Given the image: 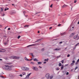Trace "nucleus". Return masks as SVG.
<instances>
[{
    "mask_svg": "<svg viewBox=\"0 0 79 79\" xmlns=\"http://www.w3.org/2000/svg\"><path fill=\"white\" fill-rule=\"evenodd\" d=\"M12 66L13 65H8L6 64L2 67V68L6 71H11L12 70Z\"/></svg>",
    "mask_w": 79,
    "mask_h": 79,
    "instance_id": "obj_1",
    "label": "nucleus"
},
{
    "mask_svg": "<svg viewBox=\"0 0 79 79\" xmlns=\"http://www.w3.org/2000/svg\"><path fill=\"white\" fill-rule=\"evenodd\" d=\"M32 69L33 70H35V71H38L39 70V69H38V68L37 67H34L33 66L32 67Z\"/></svg>",
    "mask_w": 79,
    "mask_h": 79,
    "instance_id": "obj_2",
    "label": "nucleus"
},
{
    "mask_svg": "<svg viewBox=\"0 0 79 79\" xmlns=\"http://www.w3.org/2000/svg\"><path fill=\"white\" fill-rule=\"evenodd\" d=\"M11 57H12L13 59H16L17 60H18V59H19V58H20L19 57H17L16 56H11Z\"/></svg>",
    "mask_w": 79,
    "mask_h": 79,
    "instance_id": "obj_3",
    "label": "nucleus"
},
{
    "mask_svg": "<svg viewBox=\"0 0 79 79\" xmlns=\"http://www.w3.org/2000/svg\"><path fill=\"white\" fill-rule=\"evenodd\" d=\"M22 69L23 71H26L27 69V68L26 67H23L22 68Z\"/></svg>",
    "mask_w": 79,
    "mask_h": 79,
    "instance_id": "obj_4",
    "label": "nucleus"
},
{
    "mask_svg": "<svg viewBox=\"0 0 79 79\" xmlns=\"http://www.w3.org/2000/svg\"><path fill=\"white\" fill-rule=\"evenodd\" d=\"M6 50L5 49H0V52H5Z\"/></svg>",
    "mask_w": 79,
    "mask_h": 79,
    "instance_id": "obj_5",
    "label": "nucleus"
},
{
    "mask_svg": "<svg viewBox=\"0 0 79 79\" xmlns=\"http://www.w3.org/2000/svg\"><path fill=\"white\" fill-rule=\"evenodd\" d=\"M50 74L48 73L46 74L45 75L46 77H50Z\"/></svg>",
    "mask_w": 79,
    "mask_h": 79,
    "instance_id": "obj_6",
    "label": "nucleus"
},
{
    "mask_svg": "<svg viewBox=\"0 0 79 79\" xmlns=\"http://www.w3.org/2000/svg\"><path fill=\"white\" fill-rule=\"evenodd\" d=\"M78 36V35L77 34L76 35H75L73 36V39H76L77 38V36Z\"/></svg>",
    "mask_w": 79,
    "mask_h": 79,
    "instance_id": "obj_7",
    "label": "nucleus"
},
{
    "mask_svg": "<svg viewBox=\"0 0 79 79\" xmlns=\"http://www.w3.org/2000/svg\"><path fill=\"white\" fill-rule=\"evenodd\" d=\"M74 34H75V33H71L70 35V37H73V36L74 35Z\"/></svg>",
    "mask_w": 79,
    "mask_h": 79,
    "instance_id": "obj_8",
    "label": "nucleus"
},
{
    "mask_svg": "<svg viewBox=\"0 0 79 79\" xmlns=\"http://www.w3.org/2000/svg\"><path fill=\"white\" fill-rule=\"evenodd\" d=\"M6 64H8V65H10L11 64H13V62H9V63H6Z\"/></svg>",
    "mask_w": 79,
    "mask_h": 79,
    "instance_id": "obj_9",
    "label": "nucleus"
},
{
    "mask_svg": "<svg viewBox=\"0 0 79 79\" xmlns=\"http://www.w3.org/2000/svg\"><path fill=\"white\" fill-rule=\"evenodd\" d=\"M61 49V48H57L54 49V50H60Z\"/></svg>",
    "mask_w": 79,
    "mask_h": 79,
    "instance_id": "obj_10",
    "label": "nucleus"
},
{
    "mask_svg": "<svg viewBox=\"0 0 79 79\" xmlns=\"http://www.w3.org/2000/svg\"><path fill=\"white\" fill-rule=\"evenodd\" d=\"M74 27H71L70 28V31H73V29H74Z\"/></svg>",
    "mask_w": 79,
    "mask_h": 79,
    "instance_id": "obj_11",
    "label": "nucleus"
},
{
    "mask_svg": "<svg viewBox=\"0 0 79 79\" xmlns=\"http://www.w3.org/2000/svg\"><path fill=\"white\" fill-rule=\"evenodd\" d=\"M61 35H66V32H63L62 33H61Z\"/></svg>",
    "mask_w": 79,
    "mask_h": 79,
    "instance_id": "obj_12",
    "label": "nucleus"
},
{
    "mask_svg": "<svg viewBox=\"0 0 79 79\" xmlns=\"http://www.w3.org/2000/svg\"><path fill=\"white\" fill-rule=\"evenodd\" d=\"M33 60L34 61H37V62L39 61L36 58L34 59Z\"/></svg>",
    "mask_w": 79,
    "mask_h": 79,
    "instance_id": "obj_13",
    "label": "nucleus"
},
{
    "mask_svg": "<svg viewBox=\"0 0 79 79\" xmlns=\"http://www.w3.org/2000/svg\"><path fill=\"white\" fill-rule=\"evenodd\" d=\"M66 6H68V5L64 4L63 6H62V8H64L66 7Z\"/></svg>",
    "mask_w": 79,
    "mask_h": 79,
    "instance_id": "obj_14",
    "label": "nucleus"
},
{
    "mask_svg": "<svg viewBox=\"0 0 79 79\" xmlns=\"http://www.w3.org/2000/svg\"><path fill=\"white\" fill-rule=\"evenodd\" d=\"M42 39H39L37 40H36V41H35V42H39V41H40V40H41Z\"/></svg>",
    "mask_w": 79,
    "mask_h": 79,
    "instance_id": "obj_15",
    "label": "nucleus"
},
{
    "mask_svg": "<svg viewBox=\"0 0 79 79\" xmlns=\"http://www.w3.org/2000/svg\"><path fill=\"white\" fill-rule=\"evenodd\" d=\"M31 74V73H30L28 74H27V77H29V76Z\"/></svg>",
    "mask_w": 79,
    "mask_h": 79,
    "instance_id": "obj_16",
    "label": "nucleus"
},
{
    "mask_svg": "<svg viewBox=\"0 0 79 79\" xmlns=\"http://www.w3.org/2000/svg\"><path fill=\"white\" fill-rule=\"evenodd\" d=\"M24 59H25V60L26 61H29V60L27 59V57H25L24 58Z\"/></svg>",
    "mask_w": 79,
    "mask_h": 79,
    "instance_id": "obj_17",
    "label": "nucleus"
},
{
    "mask_svg": "<svg viewBox=\"0 0 79 79\" xmlns=\"http://www.w3.org/2000/svg\"><path fill=\"white\" fill-rule=\"evenodd\" d=\"M34 45H35V44H31V45H28V46L27 47H31V46H34Z\"/></svg>",
    "mask_w": 79,
    "mask_h": 79,
    "instance_id": "obj_18",
    "label": "nucleus"
},
{
    "mask_svg": "<svg viewBox=\"0 0 79 79\" xmlns=\"http://www.w3.org/2000/svg\"><path fill=\"white\" fill-rule=\"evenodd\" d=\"M28 26H29V25H26L24 26V27H29Z\"/></svg>",
    "mask_w": 79,
    "mask_h": 79,
    "instance_id": "obj_19",
    "label": "nucleus"
},
{
    "mask_svg": "<svg viewBox=\"0 0 79 79\" xmlns=\"http://www.w3.org/2000/svg\"><path fill=\"white\" fill-rule=\"evenodd\" d=\"M10 15H13V14H14V12H11L10 13Z\"/></svg>",
    "mask_w": 79,
    "mask_h": 79,
    "instance_id": "obj_20",
    "label": "nucleus"
},
{
    "mask_svg": "<svg viewBox=\"0 0 79 79\" xmlns=\"http://www.w3.org/2000/svg\"><path fill=\"white\" fill-rule=\"evenodd\" d=\"M38 64H41L42 62H38Z\"/></svg>",
    "mask_w": 79,
    "mask_h": 79,
    "instance_id": "obj_21",
    "label": "nucleus"
},
{
    "mask_svg": "<svg viewBox=\"0 0 79 79\" xmlns=\"http://www.w3.org/2000/svg\"><path fill=\"white\" fill-rule=\"evenodd\" d=\"M30 64H35V63L32 62H31L30 63Z\"/></svg>",
    "mask_w": 79,
    "mask_h": 79,
    "instance_id": "obj_22",
    "label": "nucleus"
},
{
    "mask_svg": "<svg viewBox=\"0 0 79 79\" xmlns=\"http://www.w3.org/2000/svg\"><path fill=\"white\" fill-rule=\"evenodd\" d=\"M76 47H77V46H76V45H75V46H74V47L73 48V50H75L76 49Z\"/></svg>",
    "mask_w": 79,
    "mask_h": 79,
    "instance_id": "obj_23",
    "label": "nucleus"
},
{
    "mask_svg": "<svg viewBox=\"0 0 79 79\" xmlns=\"http://www.w3.org/2000/svg\"><path fill=\"white\" fill-rule=\"evenodd\" d=\"M61 63H59V66H61Z\"/></svg>",
    "mask_w": 79,
    "mask_h": 79,
    "instance_id": "obj_24",
    "label": "nucleus"
},
{
    "mask_svg": "<svg viewBox=\"0 0 79 79\" xmlns=\"http://www.w3.org/2000/svg\"><path fill=\"white\" fill-rule=\"evenodd\" d=\"M63 68H64V67H63V66L61 67V70H63Z\"/></svg>",
    "mask_w": 79,
    "mask_h": 79,
    "instance_id": "obj_25",
    "label": "nucleus"
},
{
    "mask_svg": "<svg viewBox=\"0 0 79 79\" xmlns=\"http://www.w3.org/2000/svg\"><path fill=\"white\" fill-rule=\"evenodd\" d=\"M56 70H57V71H58V70H59V68H56Z\"/></svg>",
    "mask_w": 79,
    "mask_h": 79,
    "instance_id": "obj_26",
    "label": "nucleus"
},
{
    "mask_svg": "<svg viewBox=\"0 0 79 79\" xmlns=\"http://www.w3.org/2000/svg\"><path fill=\"white\" fill-rule=\"evenodd\" d=\"M61 62L62 64H63V63H64V60H62L61 61Z\"/></svg>",
    "mask_w": 79,
    "mask_h": 79,
    "instance_id": "obj_27",
    "label": "nucleus"
},
{
    "mask_svg": "<svg viewBox=\"0 0 79 79\" xmlns=\"http://www.w3.org/2000/svg\"><path fill=\"white\" fill-rule=\"evenodd\" d=\"M31 55H32V57H34V55H33V54L32 53H30Z\"/></svg>",
    "mask_w": 79,
    "mask_h": 79,
    "instance_id": "obj_28",
    "label": "nucleus"
},
{
    "mask_svg": "<svg viewBox=\"0 0 79 79\" xmlns=\"http://www.w3.org/2000/svg\"><path fill=\"white\" fill-rule=\"evenodd\" d=\"M22 74H23V75H25V74H26V73L25 72H23L22 73Z\"/></svg>",
    "mask_w": 79,
    "mask_h": 79,
    "instance_id": "obj_29",
    "label": "nucleus"
},
{
    "mask_svg": "<svg viewBox=\"0 0 79 79\" xmlns=\"http://www.w3.org/2000/svg\"><path fill=\"white\" fill-rule=\"evenodd\" d=\"M74 63H71V66H73V65H74Z\"/></svg>",
    "mask_w": 79,
    "mask_h": 79,
    "instance_id": "obj_30",
    "label": "nucleus"
},
{
    "mask_svg": "<svg viewBox=\"0 0 79 79\" xmlns=\"http://www.w3.org/2000/svg\"><path fill=\"white\" fill-rule=\"evenodd\" d=\"M20 37H21V36L19 35V36L17 38H18V39H19V38H20Z\"/></svg>",
    "mask_w": 79,
    "mask_h": 79,
    "instance_id": "obj_31",
    "label": "nucleus"
},
{
    "mask_svg": "<svg viewBox=\"0 0 79 79\" xmlns=\"http://www.w3.org/2000/svg\"><path fill=\"white\" fill-rule=\"evenodd\" d=\"M44 48H43L41 49V51L42 52H44Z\"/></svg>",
    "mask_w": 79,
    "mask_h": 79,
    "instance_id": "obj_32",
    "label": "nucleus"
},
{
    "mask_svg": "<svg viewBox=\"0 0 79 79\" xmlns=\"http://www.w3.org/2000/svg\"><path fill=\"white\" fill-rule=\"evenodd\" d=\"M70 56V55L69 54H68L67 56V57H69Z\"/></svg>",
    "mask_w": 79,
    "mask_h": 79,
    "instance_id": "obj_33",
    "label": "nucleus"
},
{
    "mask_svg": "<svg viewBox=\"0 0 79 79\" xmlns=\"http://www.w3.org/2000/svg\"><path fill=\"white\" fill-rule=\"evenodd\" d=\"M72 62V63H73V64H74V63H75V61L74 60H73Z\"/></svg>",
    "mask_w": 79,
    "mask_h": 79,
    "instance_id": "obj_34",
    "label": "nucleus"
},
{
    "mask_svg": "<svg viewBox=\"0 0 79 79\" xmlns=\"http://www.w3.org/2000/svg\"><path fill=\"white\" fill-rule=\"evenodd\" d=\"M77 68V67H76L75 68V70H76Z\"/></svg>",
    "mask_w": 79,
    "mask_h": 79,
    "instance_id": "obj_35",
    "label": "nucleus"
},
{
    "mask_svg": "<svg viewBox=\"0 0 79 79\" xmlns=\"http://www.w3.org/2000/svg\"><path fill=\"white\" fill-rule=\"evenodd\" d=\"M53 6V4H52L51 6H50V7H51V8H52V6Z\"/></svg>",
    "mask_w": 79,
    "mask_h": 79,
    "instance_id": "obj_36",
    "label": "nucleus"
},
{
    "mask_svg": "<svg viewBox=\"0 0 79 79\" xmlns=\"http://www.w3.org/2000/svg\"><path fill=\"white\" fill-rule=\"evenodd\" d=\"M61 26V24H58V26Z\"/></svg>",
    "mask_w": 79,
    "mask_h": 79,
    "instance_id": "obj_37",
    "label": "nucleus"
},
{
    "mask_svg": "<svg viewBox=\"0 0 79 79\" xmlns=\"http://www.w3.org/2000/svg\"><path fill=\"white\" fill-rule=\"evenodd\" d=\"M0 27H3V26H2V25L0 24Z\"/></svg>",
    "mask_w": 79,
    "mask_h": 79,
    "instance_id": "obj_38",
    "label": "nucleus"
},
{
    "mask_svg": "<svg viewBox=\"0 0 79 79\" xmlns=\"http://www.w3.org/2000/svg\"><path fill=\"white\" fill-rule=\"evenodd\" d=\"M2 16H5V14H2Z\"/></svg>",
    "mask_w": 79,
    "mask_h": 79,
    "instance_id": "obj_39",
    "label": "nucleus"
},
{
    "mask_svg": "<svg viewBox=\"0 0 79 79\" xmlns=\"http://www.w3.org/2000/svg\"><path fill=\"white\" fill-rule=\"evenodd\" d=\"M77 0H75L74 2V3H76V2H77Z\"/></svg>",
    "mask_w": 79,
    "mask_h": 79,
    "instance_id": "obj_40",
    "label": "nucleus"
},
{
    "mask_svg": "<svg viewBox=\"0 0 79 79\" xmlns=\"http://www.w3.org/2000/svg\"><path fill=\"white\" fill-rule=\"evenodd\" d=\"M79 39V36L77 37V40H78Z\"/></svg>",
    "mask_w": 79,
    "mask_h": 79,
    "instance_id": "obj_41",
    "label": "nucleus"
},
{
    "mask_svg": "<svg viewBox=\"0 0 79 79\" xmlns=\"http://www.w3.org/2000/svg\"><path fill=\"white\" fill-rule=\"evenodd\" d=\"M66 75H68V74H69V72H67L66 73Z\"/></svg>",
    "mask_w": 79,
    "mask_h": 79,
    "instance_id": "obj_42",
    "label": "nucleus"
},
{
    "mask_svg": "<svg viewBox=\"0 0 79 79\" xmlns=\"http://www.w3.org/2000/svg\"><path fill=\"white\" fill-rule=\"evenodd\" d=\"M52 78H53V77H50L49 79H52Z\"/></svg>",
    "mask_w": 79,
    "mask_h": 79,
    "instance_id": "obj_43",
    "label": "nucleus"
},
{
    "mask_svg": "<svg viewBox=\"0 0 79 79\" xmlns=\"http://www.w3.org/2000/svg\"><path fill=\"white\" fill-rule=\"evenodd\" d=\"M1 11H3V9L2 8H1Z\"/></svg>",
    "mask_w": 79,
    "mask_h": 79,
    "instance_id": "obj_44",
    "label": "nucleus"
},
{
    "mask_svg": "<svg viewBox=\"0 0 79 79\" xmlns=\"http://www.w3.org/2000/svg\"><path fill=\"white\" fill-rule=\"evenodd\" d=\"M1 77H2V78H4V77L3 76H1Z\"/></svg>",
    "mask_w": 79,
    "mask_h": 79,
    "instance_id": "obj_45",
    "label": "nucleus"
},
{
    "mask_svg": "<svg viewBox=\"0 0 79 79\" xmlns=\"http://www.w3.org/2000/svg\"><path fill=\"white\" fill-rule=\"evenodd\" d=\"M46 61H44V64H46Z\"/></svg>",
    "mask_w": 79,
    "mask_h": 79,
    "instance_id": "obj_46",
    "label": "nucleus"
},
{
    "mask_svg": "<svg viewBox=\"0 0 79 79\" xmlns=\"http://www.w3.org/2000/svg\"><path fill=\"white\" fill-rule=\"evenodd\" d=\"M77 64H78V63H77V62H76V63H75V64H76V65H77Z\"/></svg>",
    "mask_w": 79,
    "mask_h": 79,
    "instance_id": "obj_47",
    "label": "nucleus"
},
{
    "mask_svg": "<svg viewBox=\"0 0 79 79\" xmlns=\"http://www.w3.org/2000/svg\"><path fill=\"white\" fill-rule=\"evenodd\" d=\"M20 76H21V77H22V76H23V75H22V74H20L19 75Z\"/></svg>",
    "mask_w": 79,
    "mask_h": 79,
    "instance_id": "obj_48",
    "label": "nucleus"
},
{
    "mask_svg": "<svg viewBox=\"0 0 79 79\" xmlns=\"http://www.w3.org/2000/svg\"><path fill=\"white\" fill-rule=\"evenodd\" d=\"M8 30H10V28H8Z\"/></svg>",
    "mask_w": 79,
    "mask_h": 79,
    "instance_id": "obj_49",
    "label": "nucleus"
},
{
    "mask_svg": "<svg viewBox=\"0 0 79 79\" xmlns=\"http://www.w3.org/2000/svg\"><path fill=\"white\" fill-rule=\"evenodd\" d=\"M63 43V42H62V41H61V42H60V43H59V44H61L62 43Z\"/></svg>",
    "mask_w": 79,
    "mask_h": 79,
    "instance_id": "obj_50",
    "label": "nucleus"
},
{
    "mask_svg": "<svg viewBox=\"0 0 79 79\" xmlns=\"http://www.w3.org/2000/svg\"><path fill=\"white\" fill-rule=\"evenodd\" d=\"M52 28V27H51L49 28V29H51Z\"/></svg>",
    "mask_w": 79,
    "mask_h": 79,
    "instance_id": "obj_51",
    "label": "nucleus"
},
{
    "mask_svg": "<svg viewBox=\"0 0 79 79\" xmlns=\"http://www.w3.org/2000/svg\"><path fill=\"white\" fill-rule=\"evenodd\" d=\"M23 13L24 14L25 13H26V11H24L23 12Z\"/></svg>",
    "mask_w": 79,
    "mask_h": 79,
    "instance_id": "obj_52",
    "label": "nucleus"
},
{
    "mask_svg": "<svg viewBox=\"0 0 79 79\" xmlns=\"http://www.w3.org/2000/svg\"><path fill=\"white\" fill-rule=\"evenodd\" d=\"M79 59L77 60V62H79Z\"/></svg>",
    "mask_w": 79,
    "mask_h": 79,
    "instance_id": "obj_53",
    "label": "nucleus"
},
{
    "mask_svg": "<svg viewBox=\"0 0 79 79\" xmlns=\"http://www.w3.org/2000/svg\"><path fill=\"white\" fill-rule=\"evenodd\" d=\"M39 67H40V68H42V67H40V66H39Z\"/></svg>",
    "mask_w": 79,
    "mask_h": 79,
    "instance_id": "obj_54",
    "label": "nucleus"
},
{
    "mask_svg": "<svg viewBox=\"0 0 79 79\" xmlns=\"http://www.w3.org/2000/svg\"><path fill=\"white\" fill-rule=\"evenodd\" d=\"M48 59H47L46 60L47 61H48Z\"/></svg>",
    "mask_w": 79,
    "mask_h": 79,
    "instance_id": "obj_55",
    "label": "nucleus"
},
{
    "mask_svg": "<svg viewBox=\"0 0 79 79\" xmlns=\"http://www.w3.org/2000/svg\"><path fill=\"white\" fill-rule=\"evenodd\" d=\"M7 10H6V8H5V11H6Z\"/></svg>",
    "mask_w": 79,
    "mask_h": 79,
    "instance_id": "obj_56",
    "label": "nucleus"
},
{
    "mask_svg": "<svg viewBox=\"0 0 79 79\" xmlns=\"http://www.w3.org/2000/svg\"><path fill=\"white\" fill-rule=\"evenodd\" d=\"M38 33H40V31H38Z\"/></svg>",
    "mask_w": 79,
    "mask_h": 79,
    "instance_id": "obj_57",
    "label": "nucleus"
},
{
    "mask_svg": "<svg viewBox=\"0 0 79 79\" xmlns=\"http://www.w3.org/2000/svg\"><path fill=\"white\" fill-rule=\"evenodd\" d=\"M57 2H59L60 1V0H56Z\"/></svg>",
    "mask_w": 79,
    "mask_h": 79,
    "instance_id": "obj_58",
    "label": "nucleus"
},
{
    "mask_svg": "<svg viewBox=\"0 0 79 79\" xmlns=\"http://www.w3.org/2000/svg\"><path fill=\"white\" fill-rule=\"evenodd\" d=\"M6 9L7 10H9V8H6Z\"/></svg>",
    "mask_w": 79,
    "mask_h": 79,
    "instance_id": "obj_59",
    "label": "nucleus"
},
{
    "mask_svg": "<svg viewBox=\"0 0 79 79\" xmlns=\"http://www.w3.org/2000/svg\"><path fill=\"white\" fill-rule=\"evenodd\" d=\"M25 16H26V17H27V16H28V15H26Z\"/></svg>",
    "mask_w": 79,
    "mask_h": 79,
    "instance_id": "obj_60",
    "label": "nucleus"
},
{
    "mask_svg": "<svg viewBox=\"0 0 79 79\" xmlns=\"http://www.w3.org/2000/svg\"><path fill=\"white\" fill-rule=\"evenodd\" d=\"M77 24H79V21L77 23Z\"/></svg>",
    "mask_w": 79,
    "mask_h": 79,
    "instance_id": "obj_61",
    "label": "nucleus"
},
{
    "mask_svg": "<svg viewBox=\"0 0 79 79\" xmlns=\"http://www.w3.org/2000/svg\"><path fill=\"white\" fill-rule=\"evenodd\" d=\"M44 61H47V59H45L44 60Z\"/></svg>",
    "mask_w": 79,
    "mask_h": 79,
    "instance_id": "obj_62",
    "label": "nucleus"
},
{
    "mask_svg": "<svg viewBox=\"0 0 79 79\" xmlns=\"http://www.w3.org/2000/svg\"><path fill=\"white\" fill-rule=\"evenodd\" d=\"M0 60H1V61H2V59H0Z\"/></svg>",
    "mask_w": 79,
    "mask_h": 79,
    "instance_id": "obj_63",
    "label": "nucleus"
},
{
    "mask_svg": "<svg viewBox=\"0 0 79 79\" xmlns=\"http://www.w3.org/2000/svg\"><path fill=\"white\" fill-rule=\"evenodd\" d=\"M59 57H60V56H57V58H59Z\"/></svg>",
    "mask_w": 79,
    "mask_h": 79,
    "instance_id": "obj_64",
    "label": "nucleus"
}]
</instances>
